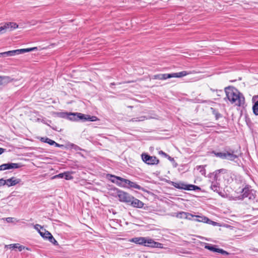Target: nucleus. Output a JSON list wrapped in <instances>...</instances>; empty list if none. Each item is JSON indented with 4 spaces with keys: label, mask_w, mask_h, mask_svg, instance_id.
<instances>
[{
    "label": "nucleus",
    "mask_w": 258,
    "mask_h": 258,
    "mask_svg": "<svg viewBox=\"0 0 258 258\" xmlns=\"http://www.w3.org/2000/svg\"><path fill=\"white\" fill-rule=\"evenodd\" d=\"M225 91L229 102L231 104L238 106L240 113H246L247 111L245 98L241 93L233 87L225 88Z\"/></svg>",
    "instance_id": "1"
},
{
    "label": "nucleus",
    "mask_w": 258,
    "mask_h": 258,
    "mask_svg": "<svg viewBox=\"0 0 258 258\" xmlns=\"http://www.w3.org/2000/svg\"><path fill=\"white\" fill-rule=\"evenodd\" d=\"M57 116L60 118H63L72 121H78L79 120L94 121L98 118L97 117L90 116L88 114H57Z\"/></svg>",
    "instance_id": "2"
},
{
    "label": "nucleus",
    "mask_w": 258,
    "mask_h": 258,
    "mask_svg": "<svg viewBox=\"0 0 258 258\" xmlns=\"http://www.w3.org/2000/svg\"><path fill=\"white\" fill-rule=\"evenodd\" d=\"M212 154L222 159H227L230 161H234L239 157V152L237 150L231 149L226 147L222 152H217L213 151Z\"/></svg>",
    "instance_id": "3"
},
{
    "label": "nucleus",
    "mask_w": 258,
    "mask_h": 258,
    "mask_svg": "<svg viewBox=\"0 0 258 258\" xmlns=\"http://www.w3.org/2000/svg\"><path fill=\"white\" fill-rule=\"evenodd\" d=\"M189 72L186 71H182L178 73L171 74H163L154 75L153 79L160 80H164L171 78H181L190 74Z\"/></svg>",
    "instance_id": "4"
},
{
    "label": "nucleus",
    "mask_w": 258,
    "mask_h": 258,
    "mask_svg": "<svg viewBox=\"0 0 258 258\" xmlns=\"http://www.w3.org/2000/svg\"><path fill=\"white\" fill-rule=\"evenodd\" d=\"M219 173V171H216L215 173L211 174L210 177L211 179L210 180L211 182L210 188L214 191L217 192L218 193L220 192V183L219 182V179L218 176Z\"/></svg>",
    "instance_id": "5"
},
{
    "label": "nucleus",
    "mask_w": 258,
    "mask_h": 258,
    "mask_svg": "<svg viewBox=\"0 0 258 258\" xmlns=\"http://www.w3.org/2000/svg\"><path fill=\"white\" fill-rule=\"evenodd\" d=\"M107 177L112 183L120 187H126L127 186V182H125V181L128 180V179L110 174H107Z\"/></svg>",
    "instance_id": "6"
},
{
    "label": "nucleus",
    "mask_w": 258,
    "mask_h": 258,
    "mask_svg": "<svg viewBox=\"0 0 258 258\" xmlns=\"http://www.w3.org/2000/svg\"><path fill=\"white\" fill-rule=\"evenodd\" d=\"M143 161L148 165H156L159 161L155 156H151L146 153L142 154Z\"/></svg>",
    "instance_id": "7"
},
{
    "label": "nucleus",
    "mask_w": 258,
    "mask_h": 258,
    "mask_svg": "<svg viewBox=\"0 0 258 258\" xmlns=\"http://www.w3.org/2000/svg\"><path fill=\"white\" fill-rule=\"evenodd\" d=\"M242 195L240 196V199L243 200L248 198V200L253 202L255 199V195L252 192L248 187H245L242 189Z\"/></svg>",
    "instance_id": "8"
},
{
    "label": "nucleus",
    "mask_w": 258,
    "mask_h": 258,
    "mask_svg": "<svg viewBox=\"0 0 258 258\" xmlns=\"http://www.w3.org/2000/svg\"><path fill=\"white\" fill-rule=\"evenodd\" d=\"M18 27V25L14 22H8L0 25V32L4 33L7 31H11Z\"/></svg>",
    "instance_id": "9"
},
{
    "label": "nucleus",
    "mask_w": 258,
    "mask_h": 258,
    "mask_svg": "<svg viewBox=\"0 0 258 258\" xmlns=\"http://www.w3.org/2000/svg\"><path fill=\"white\" fill-rule=\"evenodd\" d=\"M144 246L156 248H163V244L155 241L153 239L149 237H145Z\"/></svg>",
    "instance_id": "10"
},
{
    "label": "nucleus",
    "mask_w": 258,
    "mask_h": 258,
    "mask_svg": "<svg viewBox=\"0 0 258 258\" xmlns=\"http://www.w3.org/2000/svg\"><path fill=\"white\" fill-rule=\"evenodd\" d=\"M118 197L120 201L127 203H130L131 199H133V196L123 191H118Z\"/></svg>",
    "instance_id": "11"
},
{
    "label": "nucleus",
    "mask_w": 258,
    "mask_h": 258,
    "mask_svg": "<svg viewBox=\"0 0 258 258\" xmlns=\"http://www.w3.org/2000/svg\"><path fill=\"white\" fill-rule=\"evenodd\" d=\"M21 167V165L19 163H8L3 164L0 166V171L10 169H17L20 168Z\"/></svg>",
    "instance_id": "12"
},
{
    "label": "nucleus",
    "mask_w": 258,
    "mask_h": 258,
    "mask_svg": "<svg viewBox=\"0 0 258 258\" xmlns=\"http://www.w3.org/2000/svg\"><path fill=\"white\" fill-rule=\"evenodd\" d=\"M130 204L132 206L138 208H142L144 206V203L142 201L134 197L133 199H131Z\"/></svg>",
    "instance_id": "13"
},
{
    "label": "nucleus",
    "mask_w": 258,
    "mask_h": 258,
    "mask_svg": "<svg viewBox=\"0 0 258 258\" xmlns=\"http://www.w3.org/2000/svg\"><path fill=\"white\" fill-rule=\"evenodd\" d=\"M21 181V179L17 178L15 177H12L9 179H7V185L10 186H14Z\"/></svg>",
    "instance_id": "14"
},
{
    "label": "nucleus",
    "mask_w": 258,
    "mask_h": 258,
    "mask_svg": "<svg viewBox=\"0 0 258 258\" xmlns=\"http://www.w3.org/2000/svg\"><path fill=\"white\" fill-rule=\"evenodd\" d=\"M253 113H258V95H254L252 98Z\"/></svg>",
    "instance_id": "15"
},
{
    "label": "nucleus",
    "mask_w": 258,
    "mask_h": 258,
    "mask_svg": "<svg viewBox=\"0 0 258 258\" xmlns=\"http://www.w3.org/2000/svg\"><path fill=\"white\" fill-rule=\"evenodd\" d=\"M125 182H127L126 187L127 188H134L138 190H141L143 188L139 185L137 184L136 182L128 180H126Z\"/></svg>",
    "instance_id": "16"
},
{
    "label": "nucleus",
    "mask_w": 258,
    "mask_h": 258,
    "mask_svg": "<svg viewBox=\"0 0 258 258\" xmlns=\"http://www.w3.org/2000/svg\"><path fill=\"white\" fill-rule=\"evenodd\" d=\"M145 237H134L130 240V242L135 243L136 244H139L140 245H144V242H145Z\"/></svg>",
    "instance_id": "17"
},
{
    "label": "nucleus",
    "mask_w": 258,
    "mask_h": 258,
    "mask_svg": "<svg viewBox=\"0 0 258 258\" xmlns=\"http://www.w3.org/2000/svg\"><path fill=\"white\" fill-rule=\"evenodd\" d=\"M5 248H9L10 249L18 248L20 251H21L24 249V247L22 245H20L19 243L11 244L9 245H6Z\"/></svg>",
    "instance_id": "18"
},
{
    "label": "nucleus",
    "mask_w": 258,
    "mask_h": 258,
    "mask_svg": "<svg viewBox=\"0 0 258 258\" xmlns=\"http://www.w3.org/2000/svg\"><path fill=\"white\" fill-rule=\"evenodd\" d=\"M195 217H196L195 220L197 222L209 223V222L210 221L208 218L205 216H195Z\"/></svg>",
    "instance_id": "19"
},
{
    "label": "nucleus",
    "mask_w": 258,
    "mask_h": 258,
    "mask_svg": "<svg viewBox=\"0 0 258 258\" xmlns=\"http://www.w3.org/2000/svg\"><path fill=\"white\" fill-rule=\"evenodd\" d=\"M4 57L7 56H14L16 55L19 54L18 49L6 51L4 52Z\"/></svg>",
    "instance_id": "20"
},
{
    "label": "nucleus",
    "mask_w": 258,
    "mask_h": 258,
    "mask_svg": "<svg viewBox=\"0 0 258 258\" xmlns=\"http://www.w3.org/2000/svg\"><path fill=\"white\" fill-rule=\"evenodd\" d=\"M205 248L206 249H207L213 252H218V248L216 247V245H213L211 244H206V245L205 246Z\"/></svg>",
    "instance_id": "21"
},
{
    "label": "nucleus",
    "mask_w": 258,
    "mask_h": 258,
    "mask_svg": "<svg viewBox=\"0 0 258 258\" xmlns=\"http://www.w3.org/2000/svg\"><path fill=\"white\" fill-rule=\"evenodd\" d=\"M37 48L36 47H32V48H29L20 49H18V50H19V53L21 54V53H24L25 52H30V51H33L34 50H37Z\"/></svg>",
    "instance_id": "22"
},
{
    "label": "nucleus",
    "mask_w": 258,
    "mask_h": 258,
    "mask_svg": "<svg viewBox=\"0 0 258 258\" xmlns=\"http://www.w3.org/2000/svg\"><path fill=\"white\" fill-rule=\"evenodd\" d=\"M172 185L178 189H184L185 186V184L182 182H173Z\"/></svg>",
    "instance_id": "23"
},
{
    "label": "nucleus",
    "mask_w": 258,
    "mask_h": 258,
    "mask_svg": "<svg viewBox=\"0 0 258 258\" xmlns=\"http://www.w3.org/2000/svg\"><path fill=\"white\" fill-rule=\"evenodd\" d=\"M39 233L40 234V235L44 238L48 239L50 237V235H48L47 234H51V233L47 231H45V230H44V232L41 231L40 230H39Z\"/></svg>",
    "instance_id": "24"
},
{
    "label": "nucleus",
    "mask_w": 258,
    "mask_h": 258,
    "mask_svg": "<svg viewBox=\"0 0 258 258\" xmlns=\"http://www.w3.org/2000/svg\"><path fill=\"white\" fill-rule=\"evenodd\" d=\"M9 77L7 76H0V86L8 83L9 81Z\"/></svg>",
    "instance_id": "25"
},
{
    "label": "nucleus",
    "mask_w": 258,
    "mask_h": 258,
    "mask_svg": "<svg viewBox=\"0 0 258 258\" xmlns=\"http://www.w3.org/2000/svg\"><path fill=\"white\" fill-rule=\"evenodd\" d=\"M41 141L44 143H47L50 145H53L55 143V142L48 138H41Z\"/></svg>",
    "instance_id": "26"
},
{
    "label": "nucleus",
    "mask_w": 258,
    "mask_h": 258,
    "mask_svg": "<svg viewBox=\"0 0 258 258\" xmlns=\"http://www.w3.org/2000/svg\"><path fill=\"white\" fill-rule=\"evenodd\" d=\"M197 170H199L200 172L201 173L202 175H205L206 174V170L205 169V166L203 165H200L197 166Z\"/></svg>",
    "instance_id": "27"
},
{
    "label": "nucleus",
    "mask_w": 258,
    "mask_h": 258,
    "mask_svg": "<svg viewBox=\"0 0 258 258\" xmlns=\"http://www.w3.org/2000/svg\"><path fill=\"white\" fill-rule=\"evenodd\" d=\"M187 215V212H180L176 213V217L178 218L185 219V216Z\"/></svg>",
    "instance_id": "28"
},
{
    "label": "nucleus",
    "mask_w": 258,
    "mask_h": 258,
    "mask_svg": "<svg viewBox=\"0 0 258 258\" xmlns=\"http://www.w3.org/2000/svg\"><path fill=\"white\" fill-rule=\"evenodd\" d=\"M48 235H50V238L48 239L49 241L53 243L54 245H58V243L57 241L54 239L51 234H47Z\"/></svg>",
    "instance_id": "29"
},
{
    "label": "nucleus",
    "mask_w": 258,
    "mask_h": 258,
    "mask_svg": "<svg viewBox=\"0 0 258 258\" xmlns=\"http://www.w3.org/2000/svg\"><path fill=\"white\" fill-rule=\"evenodd\" d=\"M64 173L65 175L63 178H64L66 179L70 180L73 178V177L71 175L69 172H64Z\"/></svg>",
    "instance_id": "30"
},
{
    "label": "nucleus",
    "mask_w": 258,
    "mask_h": 258,
    "mask_svg": "<svg viewBox=\"0 0 258 258\" xmlns=\"http://www.w3.org/2000/svg\"><path fill=\"white\" fill-rule=\"evenodd\" d=\"M194 187H195V185H192V184L186 185V184H185V186L184 187H185L184 189L188 190H195Z\"/></svg>",
    "instance_id": "31"
},
{
    "label": "nucleus",
    "mask_w": 258,
    "mask_h": 258,
    "mask_svg": "<svg viewBox=\"0 0 258 258\" xmlns=\"http://www.w3.org/2000/svg\"><path fill=\"white\" fill-rule=\"evenodd\" d=\"M217 252L220 253H221L223 255H228V254H229V253L227 251H225V250H223V249H221V248H218Z\"/></svg>",
    "instance_id": "32"
},
{
    "label": "nucleus",
    "mask_w": 258,
    "mask_h": 258,
    "mask_svg": "<svg viewBox=\"0 0 258 258\" xmlns=\"http://www.w3.org/2000/svg\"><path fill=\"white\" fill-rule=\"evenodd\" d=\"M65 174L63 173H59L57 175H56L54 176L52 178H63Z\"/></svg>",
    "instance_id": "33"
},
{
    "label": "nucleus",
    "mask_w": 258,
    "mask_h": 258,
    "mask_svg": "<svg viewBox=\"0 0 258 258\" xmlns=\"http://www.w3.org/2000/svg\"><path fill=\"white\" fill-rule=\"evenodd\" d=\"M7 185V180H5L3 178L0 179V186H3L5 185Z\"/></svg>",
    "instance_id": "34"
},
{
    "label": "nucleus",
    "mask_w": 258,
    "mask_h": 258,
    "mask_svg": "<svg viewBox=\"0 0 258 258\" xmlns=\"http://www.w3.org/2000/svg\"><path fill=\"white\" fill-rule=\"evenodd\" d=\"M185 217H185V219L191 220V218L195 217V216L189 213H187V215L185 216Z\"/></svg>",
    "instance_id": "35"
},
{
    "label": "nucleus",
    "mask_w": 258,
    "mask_h": 258,
    "mask_svg": "<svg viewBox=\"0 0 258 258\" xmlns=\"http://www.w3.org/2000/svg\"><path fill=\"white\" fill-rule=\"evenodd\" d=\"M34 228L36 230H37L38 232L39 230H40V229H43L42 227L39 224H36L35 225H34Z\"/></svg>",
    "instance_id": "36"
},
{
    "label": "nucleus",
    "mask_w": 258,
    "mask_h": 258,
    "mask_svg": "<svg viewBox=\"0 0 258 258\" xmlns=\"http://www.w3.org/2000/svg\"><path fill=\"white\" fill-rule=\"evenodd\" d=\"M159 154L165 157H167V156H168V154H167L166 153L162 151H160L159 152Z\"/></svg>",
    "instance_id": "37"
},
{
    "label": "nucleus",
    "mask_w": 258,
    "mask_h": 258,
    "mask_svg": "<svg viewBox=\"0 0 258 258\" xmlns=\"http://www.w3.org/2000/svg\"><path fill=\"white\" fill-rule=\"evenodd\" d=\"M6 220L8 223L12 222H13V218H12V217H8V218H6Z\"/></svg>",
    "instance_id": "38"
},
{
    "label": "nucleus",
    "mask_w": 258,
    "mask_h": 258,
    "mask_svg": "<svg viewBox=\"0 0 258 258\" xmlns=\"http://www.w3.org/2000/svg\"><path fill=\"white\" fill-rule=\"evenodd\" d=\"M72 146H74V147L75 149L76 150H77V151H78V150H81V148H80L79 146H77V145H74V144H73V145H72Z\"/></svg>",
    "instance_id": "39"
},
{
    "label": "nucleus",
    "mask_w": 258,
    "mask_h": 258,
    "mask_svg": "<svg viewBox=\"0 0 258 258\" xmlns=\"http://www.w3.org/2000/svg\"><path fill=\"white\" fill-rule=\"evenodd\" d=\"M209 224H212L213 225H216L217 223L210 220V221L209 222Z\"/></svg>",
    "instance_id": "40"
},
{
    "label": "nucleus",
    "mask_w": 258,
    "mask_h": 258,
    "mask_svg": "<svg viewBox=\"0 0 258 258\" xmlns=\"http://www.w3.org/2000/svg\"><path fill=\"white\" fill-rule=\"evenodd\" d=\"M5 149L0 148V155H1L5 151Z\"/></svg>",
    "instance_id": "41"
},
{
    "label": "nucleus",
    "mask_w": 258,
    "mask_h": 258,
    "mask_svg": "<svg viewBox=\"0 0 258 258\" xmlns=\"http://www.w3.org/2000/svg\"><path fill=\"white\" fill-rule=\"evenodd\" d=\"M52 129L55 130V131H59V130H58V128H57L56 126H52Z\"/></svg>",
    "instance_id": "42"
},
{
    "label": "nucleus",
    "mask_w": 258,
    "mask_h": 258,
    "mask_svg": "<svg viewBox=\"0 0 258 258\" xmlns=\"http://www.w3.org/2000/svg\"><path fill=\"white\" fill-rule=\"evenodd\" d=\"M167 158H168V159L169 160H170V161H173V158H172L171 157L169 156V155H168V156H167Z\"/></svg>",
    "instance_id": "43"
},
{
    "label": "nucleus",
    "mask_w": 258,
    "mask_h": 258,
    "mask_svg": "<svg viewBox=\"0 0 258 258\" xmlns=\"http://www.w3.org/2000/svg\"><path fill=\"white\" fill-rule=\"evenodd\" d=\"M194 188H195V190H196V189H200V187L196 186V185H195V187H194Z\"/></svg>",
    "instance_id": "44"
},
{
    "label": "nucleus",
    "mask_w": 258,
    "mask_h": 258,
    "mask_svg": "<svg viewBox=\"0 0 258 258\" xmlns=\"http://www.w3.org/2000/svg\"><path fill=\"white\" fill-rule=\"evenodd\" d=\"M4 57V52L0 53V57Z\"/></svg>",
    "instance_id": "45"
},
{
    "label": "nucleus",
    "mask_w": 258,
    "mask_h": 258,
    "mask_svg": "<svg viewBox=\"0 0 258 258\" xmlns=\"http://www.w3.org/2000/svg\"><path fill=\"white\" fill-rule=\"evenodd\" d=\"M54 145L55 146V147H59V145L58 144L56 143V142H55V143H54Z\"/></svg>",
    "instance_id": "46"
},
{
    "label": "nucleus",
    "mask_w": 258,
    "mask_h": 258,
    "mask_svg": "<svg viewBox=\"0 0 258 258\" xmlns=\"http://www.w3.org/2000/svg\"><path fill=\"white\" fill-rule=\"evenodd\" d=\"M37 120L38 121H42V119H41L40 118H37Z\"/></svg>",
    "instance_id": "47"
},
{
    "label": "nucleus",
    "mask_w": 258,
    "mask_h": 258,
    "mask_svg": "<svg viewBox=\"0 0 258 258\" xmlns=\"http://www.w3.org/2000/svg\"><path fill=\"white\" fill-rule=\"evenodd\" d=\"M245 118H246V121L247 122V119H248V118H247V115H246V116H245Z\"/></svg>",
    "instance_id": "48"
},
{
    "label": "nucleus",
    "mask_w": 258,
    "mask_h": 258,
    "mask_svg": "<svg viewBox=\"0 0 258 258\" xmlns=\"http://www.w3.org/2000/svg\"><path fill=\"white\" fill-rule=\"evenodd\" d=\"M115 85V83H111L110 84V86H112V85Z\"/></svg>",
    "instance_id": "49"
},
{
    "label": "nucleus",
    "mask_w": 258,
    "mask_h": 258,
    "mask_svg": "<svg viewBox=\"0 0 258 258\" xmlns=\"http://www.w3.org/2000/svg\"><path fill=\"white\" fill-rule=\"evenodd\" d=\"M143 120V119H139V121H142Z\"/></svg>",
    "instance_id": "50"
},
{
    "label": "nucleus",
    "mask_w": 258,
    "mask_h": 258,
    "mask_svg": "<svg viewBox=\"0 0 258 258\" xmlns=\"http://www.w3.org/2000/svg\"><path fill=\"white\" fill-rule=\"evenodd\" d=\"M255 115H258V113L255 114Z\"/></svg>",
    "instance_id": "51"
}]
</instances>
